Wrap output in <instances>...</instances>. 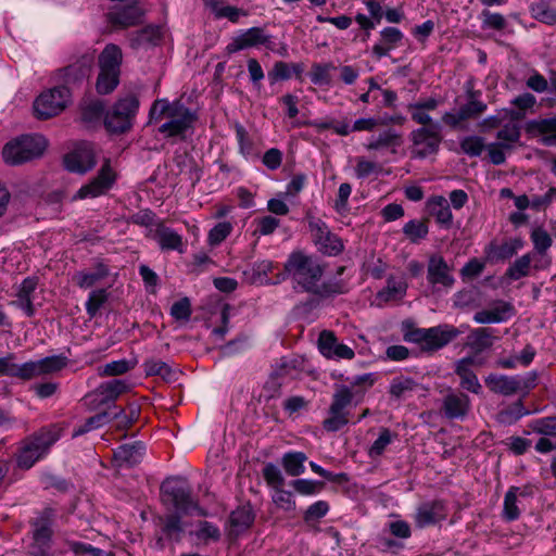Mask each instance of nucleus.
<instances>
[{"mask_svg": "<svg viewBox=\"0 0 556 556\" xmlns=\"http://www.w3.org/2000/svg\"><path fill=\"white\" fill-rule=\"evenodd\" d=\"M201 541H217L220 536L219 529L208 521H200L198 528L192 532Z\"/></svg>", "mask_w": 556, "mask_h": 556, "instance_id": "obj_64", "label": "nucleus"}, {"mask_svg": "<svg viewBox=\"0 0 556 556\" xmlns=\"http://www.w3.org/2000/svg\"><path fill=\"white\" fill-rule=\"evenodd\" d=\"M471 345L478 350L489 349L493 344V330L489 328H477L469 336Z\"/></svg>", "mask_w": 556, "mask_h": 556, "instance_id": "obj_57", "label": "nucleus"}, {"mask_svg": "<svg viewBox=\"0 0 556 556\" xmlns=\"http://www.w3.org/2000/svg\"><path fill=\"white\" fill-rule=\"evenodd\" d=\"M311 237L318 251L327 255H337L343 250L341 240L330 231L327 224L319 218H309Z\"/></svg>", "mask_w": 556, "mask_h": 556, "instance_id": "obj_13", "label": "nucleus"}, {"mask_svg": "<svg viewBox=\"0 0 556 556\" xmlns=\"http://www.w3.org/2000/svg\"><path fill=\"white\" fill-rule=\"evenodd\" d=\"M163 500L185 515L206 516V510L191 496V489L186 480L180 478H170L163 482L162 486Z\"/></svg>", "mask_w": 556, "mask_h": 556, "instance_id": "obj_6", "label": "nucleus"}, {"mask_svg": "<svg viewBox=\"0 0 556 556\" xmlns=\"http://www.w3.org/2000/svg\"><path fill=\"white\" fill-rule=\"evenodd\" d=\"M530 240L533 245V255H538L533 267L538 270L547 269L552 264V258L547 253L553 245L552 236L542 226H535L530 232Z\"/></svg>", "mask_w": 556, "mask_h": 556, "instance_id": "obj_18", "label": "nucleus"}, {"mask_svg": "<svg viewBox=\"0 0 556 556\" xmlns=\"http://www.w3.org/2000/svg\"><path fill=\"white\" fill-rule=\"evenodd\" d=\"M276 267L275 263L270 260H262L255 262L250 270V280L252 283L257 285H270V283H277L285 279V276L282 275L277 280L271 281L268 278V274L274 270Z\"/></svg>", "mask_w": 556, "mask_h": 556, "instance_id": "obj_38", "label": "nucleus"}, {"mask_svg": "<svg viewBox=\"0 0 556 556\" xmlns=\"http://www.w3.org/2000/svg\"><path fill=\"white\" fill-rule=\"evenodd\" d=\"M143 368L147 376H160L167 381L175 378V371L162 359L150 358L143 363Z\"/></svg>", "mask_w": 556, "mask_h": 556, "instance_id": "obj_46", "label": "nucleus"}, {"mask_svg": "<svg viewBox=\"0 0 556 556\" xmlns=\"http://www.w3.org/2000/svg\"><path fill=\"white\" fill-rule=\"evenodd\" d=\"M61 434L62 429L56 425H51L25 440L17 455L18 467L24 469L33 467L49 452V448L61 438Z\"/></svg>", "mask_w": 556, "mask_h": 556, "instance_id": "obj_4", "label": "nucleus"}, {"mask_svg": "<svg viewBox=\"0 0 556 556\" xmlns=\"http://www.w3.org/2000/svg\"><path fill=\"white\" fill-rule=\"evenodd\" d=\"M417 387L415 380L409 377L399 376L392 379L390 383V394L395 397H403L413 392Z\"/></svg>", "mask_w": 556, "mask_h": 556, "instance_id": "obj_50", "label": "nucleus"}, {"mask_svg": "<svg viewBox=\"0 0 556 556\" xmlns=\"http://www.w3.org/2000/svg\"><path fill=\"white\" fill-rule=\"evenodd\" d=\"M447 509L442 501H430L418 505L414 514L416 527L426 528L444 520Z\"/></svg>", "mask_w": 556, "mask_h": 556, "instance_id": "obj_21", "label": "nucleus"}, {"mask_svg": "<svg viewBox=\"0 0 556 556\" xmlns=\"http://www.w3.org/2000/svg\"><path fill=\"white\" fill-rule=\"evenodd\" d=\"M530 431H525V434L534 432L544 437H556V417L548 416L531 420L528 424Z\"/></svg>", "mask_w": 556, "mask_h": 556, "instance_id": "obj_45", "label": "nucleus"}, {"mask_svg": "<svg viewBox=\"0 0 556 556\" xmlns=\"http://www.w3.org/2000/svg\"><path fill=\"white\" fill-rule=\"evenodd\" d=\"M520 119L521 118H509L505 124H503V127L496 134V142H501L503 147L513 149L520 139Z\"/></svg>", "mask_w": 556, "mask_h": 556, "instance_id": "obj_39", "label": "nucleus"}, {"mask_svg": "<svg viewBox=\"0 0 556 556\" xmlns=\"http://www.w3.org/2000/svg\"><path fill=\"white\" fill-rule=\"evenodd\" d=\"M139 109V100L134 94L121 98L106 113L104 124L112 132H125L131 127L132 118Z\"/></svg>", "mask_w": 556, "mask_h": 556, "instance_id": "obj_8", "label": "nucleus"}, {"mask_svg": "<svg viewBox=\"0 0 556 556\" xmlns=\"http://www.w3.org/2000/svg\"><path fill=\"white\" fill-rule=\"evenodd\" d=\"M265 46L271 48V36L268 35L262 27H251L241 30L227 46L229 53H235L244 49Z\"/></svg>", "mask_w": 556, "mask_h": 556, "instance_id": "obj_17", "label": "nucleus"}, {"mask_svg": "<svg viewBox=\"0 0 556 556\" xmlns=\"http://www.w3.org/2000/svg\"><path fill=\"white\" fill-rule=\"evenodd\" d=\"M528 414L529 412L523 407L521 402H517L513 406L501 410L497 415V419L502 424L511 425Z\"/></svg>", "mask_w": 556, "mask_h": 556, "instance_id": "obj_56", "label": "nucleus"}, {"mask_svg": "<svg viewBox=\"0 0 556 556\" xmlns=\"http://www.w3.org/2000/svg\"><path fill=\"white\" fill-rule=\"evenodd\" d=\"M144 11L138 1L129 0L115 4L109 12V20L114 26L127 28L143 21Z\"/></svg>", "mask_w": 556, "mask_h": 556, "instance_id": "obj_16", "label": "nucleus"}, {"mask_svg": "<svg viewBox=\"0 0 556 556\" xmlns=\"http://www.w3.org/2000/svg\"><path fill=\"white\" fill-rule=\"evenodd\" d=\"M154 238L162 250H175L180 253L185 250L182 237L169 227L159 226L155 229Z\"/></svg>", "mask_w": 556, "mask_h": 556, "instance_id": "obj_33", "label": "nucleus"}, {"mask_svg": "<svg viewBox=\"0 0 556 556\" xmlns=\"http://www.w3.org/2000/svg\"><path fill=\"white\" fill-rule=\"evenodd\" d=\"M292 488L294 491L301 495H314L319 493L323 488L324 483L316 480H309V479H296L291 482Z\"/></svg>", "mask_w": 556, "mask_h": 556, "instance_id": "obj_58", "label": "nucleus"}, {"mask_svg": "<svg viewBox=\"0 0 556 556\" xmlns=\"http://www.w3.org/2000/svg\"><path fill=\"white\" fill-rule=\"evenodd\" d=\"M443 408L447 418L460 419L466 416L470 408L469 397L463 393H450L444 397Z\"/></svg>", "mask_w": 556, "mask_h": 556, "instance_id": "obj_30", "label": "nucleus"}, {"mask_svg": "<svg viewBox=\"0 0 556 556\" xmlns=\"http://www.w3.org/2000/svg\"><path fill=\"white\" fill-rule=\"evenodd\" d=\"M151 119L160 121L167 118L159 131L167 137L181 136L195 121V115L190 109L180 102H168L166 99L156 100L150 110Z\"/></svg>", "mask_w": 556, "mask_h": 556, "instance_id": "obj_3", "label": "nucleus"}, {"mask_svg": "<svg viewBox=\"0 0 556 556\" xmlns=\"http://www.w3.org/2000/svg\"><path fill=\"white\" fill-rule=\"evenodd\" d=\"M428 210L435 220L448 227L452 224L453 215L447 200L443 195H435L428 202Z\"/></svg>", "mask_w": 556, "mask_h": 556, "instance_id": "obj_37", "label": "nucleus"}, {"mask_svg": "<svg viewBox=\"0 0 556 556\" xmlns=\"http://www.w3.org/2000/svg\"><path fill=\"white\" fill-rule=\"evenodd\" d=\"M104 112V104L100 100H91L84 104L81 117L87 123L99 121Z\"/></svg>", "mask_w": 556, "mask_h": 556, "instance_id": "obj_61", "label": "nucleus"}, {"mask_svg": "<svg viewBox=\"0 0 556 556\" xmlns=\"http://www.w3.org/2000/svg\"><path fill=\"white\" fill-rule=\"evenodd\" d=\"M146 446L141 442L124 444L114 452L118 466H134L139 464L144 455Z\"/></svg>", "mask_w": 556, "mask_h": 556, "instance_id": "obj_31", "label": "nucleus"}, {"mask_svg": "<svg viewBox=\"0 0 556 556\" xmlns=\"http://www.w3.org/2000/svg\"><path fill=\"white\" fill-rule=\"evenodd\" d=\"M136 363L128 359H118L110 362L98 368V374L101 377H111L124 375L134 369Z\"/></svg>", "mask_w": 556, "mask_h": 556, "instance_id": "obj_47", "label": "nucleus"}, {"mask_svg": "<svg viewBox=\"0 0 556 556\" xmlns=\"http://www.w3.org/2000/svg\"><path fill=\"white\" fill-rule=\"evenodd\" d=\"M407 291V283L404 279L389 277L387 285L376 295V302L378 305H383L389 302H395L402 300Z\"/></svg>", "mask_w": 556, "mask_h": 556, "instance_id": "obj_29", "label": "nucleus"}, {"mask_svg": "<svg viewBox=\"0 0 556 556\" xmlns=\"http://www.w3.org/2000/svg\"><path fill=\"white\" fill-rule=\"evenodd\" d=\"M161 38V28L157 26H147L129 35V43L132 49L148 48L159 42Z\"/></svg>", "mask_w": 556, "mask_h": 556, "instance_id": "obj_35", "label": "nucleus"}, {"mask_svg": "<svg viewBox=\"0 0 556 556\" xmlns=\"http://www.w3.org/2000/svg\"><path fill=\"white\" fill-rule=\"evenodd\" d=\"M131 383L126 379H113L102 382L93 392L100 404L114 402L119 395L130 391Z\"/></svg>", "mask_w": 556, "mask_h": 556, "instance_id": "obj_27", "label": "nucleus"}, {"mask_svg": "<svg viewBox=\"0 0 556 556\" xmlns=\"http://www.w3.org/2000/svg\"><path fill=\"white\" fill-rule=\"evenodd\" d=\"M71 92L60 86L42 91L34 101V112L38 118L47 119L60 114L68 104Z\"/></svg>", "mask_w": 556, "mask_h": 556, "instance_id": "obj_9", "label": "nucleus"}, {"mask_svg": "<svg viewBox=\"0 0 556 556\" xmlns=\"http://www.w3.org/2000/svg\"><path fill=\"white\" fill-rule=\"evenodd\" d=\"M233 230V224L225 220L216 224L208 232L207 242L212 247L219 245Z\"/></svg>", "mask_w": 556, "mask_h": 556, "instance_id": "obj_51", "label": "nucleus"}, {"mask_svg": "<svg viewBox=\"0 0 556 556\" xmlns=\"http://www.w3.org/2000/svg\"><path fill=\"white\" fill-rule=\"evenodd\" d=\"M253 514L250 507H239L230 515V523L237 532L249 528L253 522Z\"/></svg>", "mask_w": 556, "mask_h": 556, "instance_id": "obj_49", "label": "nucleus"}, {"mask_svg": "<svg viewBox=\"0 0 556 556\" xmlns=\"http://www.w3.org/2000/svg\"><path fill=\"white\" fill-rule=\"evenodd\" d=\"M401 144V135L393 128H387L378 135L370 136L364 147L368 151L378 152L390 149L392 152H395Z\"/></svg>", "mask_w": 556, "mask_h": 556, "instance_id": "obj_24", "label": "nucleus"}, {"mask_svg": "<svg viewBox=\"0 0 556 556\" xmlns=\"http://www.w3.org/2000/svg\"><path fill=\"white\" fill-rule=\"evenodd\" d=\"M47 148L40 135H25L9 141L2 150L3 160L11 165L22 164L39 157Z\"/></svg>", "mask_w": 556, "mask_h": 556, "instance_id": "obj_7", "label": "nucleus"}, {"mask_svg": "<svg viewBox=\"0 0 556 556\" xmlns=\"http://www.w3.org/2000/svg\"><path fill=\"white\" fill-rule=\"evenodd\" d=\"M332 64H314L309 72V79L314 85L323 86L330 84V70Z\"/></svg>", "mask_w": 556, "mask_h": 556, "instance_id": "obj_62", "label": "nucleus"}, {"mask_svg": "<svg viewBox=\"0 0 556 556\" xmlns=\"http://www.w3.org/2000/svg\"><path fill=\"white\" fill-rule=\"evenodd\" d=\"M370 375L348 378L344 383L334 384L328 417L323 426L327 431L336 432L349 424L350 408L361 404L372 386Z\"/></svg>", "mask_w": 556, "mask_h": 556, "instance_id": "obj_1", "label": "nucleus"}, {"mask_svg": "<svg viewBox=\"0 0 556 556\" xmlns=\"http://www.w3.org/2000/svg\"><path fill=\"white\" fill-rule=\"evenodd\" d=\"M523 248V241L519 238L509 239L502 244L491 243L485 253L492 261H504L514 256Z\"/></svg>", "mask_w": 556, "mask_h": 556, "instance_id": "obj_32", "label": "nucleus"}, {"mask_svg": "<svg viewBox=\"0 0 556 556\" xmlns=\"http://www.w3.org/2000/svg\"><path fill=\"white\" fill-rule=\"evenodd\" d=\"M97 164L96 151L91 143L81 142L64 156V166L71 173L84 175Z\"/></svg>", "mask_w": 556, "mask_h": 556, "instance_id": "obj_14", "label": "nucleus"}, {"mask_svg": "<svg viewBox=\"0 0 556 556\" xmlns=\"http://www.w3.org/2000/svg\"><path fill=\"white\" fill-rule=\"evenodd\" d=\"M324 268L315 257L302 251H294L285 264L283 276L291 278L296 290L319 293Z\"/></svg>", "mask_w": 556, "mask_h": 556, "instance_id": "obj_2", "label": "nucleus"}, {"mask_svg": "<svg viewBox=\"0 0 556 556\" xmlns=\"http://www.w3.org/2000/svg\"><path fill=\"white\" fill-rule=\"evenodd\" d=\"M109 275L106 266L99 263L93 270L79 271L74 275L73 280L81 289H89L94 286L98 281L102 280Z\"/></svg>", "mask_w": 556, "mask_h": 556, "instance_id": "obj_43", "label": "nucleus"}, {"mask_svg": "<svg viewBox=\"0 0 556 556\" xmlns=\"http://www.w3.org/2000/svg\"><path fill=\"white\" fill-rule=\"evenodd\" d=\"M509 118H522V114L513 109H501L496 111L494 115H490L482 119L480 127L483 130L493 129L505 124Z\"/></svg>", "mask_w": 556, "mask_h": 556, "instance_id": "obj_44", "label": "nucleus"}, {"mask_svg": "<svg viewBox=\"0 0 556 556\" xmlns=\"http://www.w3.org/2000/svg\"><path fill=\"white\" fill-rule=\"evenodd\" d=\"M93 58L91 55H83L75 63L70 64L65 68L60 71L62 80L65 84H77L89 77Z\"/></svg>", "mask_w": 556, "mask_h": 556, "instance_id": "obj_25", "label": "nucleus"}, {"mask_svg": "<svg viewBox=\"0 0 556 556\" xmlns=\"http://www.w3.org/2000/svg\"><path fill=\"white\" fill-rule=\"evenodd\" d=\"M253 224L255 225L254 235L269 236L280 226V220L275 216L265 215L255 218Z\"/></svg>", "mask_w": 556, "mask_h": 556, "instance_id": "obj_54", "label": "nucleus"}, {"mask_svg": "<svg viewBox=\"0 0 556 556\" xmlns=\"http://www.w3.org/2000/svg\"><path fill=\"white\" fill-rule=\"evenodd\" d=\"M393 434L389 429H382L379 437L371 444L368 455L370 458H377L383 454L387 446L393 441Z\"/></svg>", "mask_w": 556, "mask_h": 556, "instance_id": "obj_60", "label": "nucleus"}, {"mask_svg": "<svg viewBox=\"0 0 556 556\" xmlns=\"http://www.w3.org/2000/svg\"><path fill=\"white\" fill-rule=\"evenodd\" d=\"M404 235L414 243L424 239L428 235V226L419 219H412L403 227Z\"/></svg>", "mask_w": 556, "mask_h": 556, "instance_id": "obj_53", "label": "nucleus"}, {"mask_svg": "<svg viewBox=\"0 0 556 556\" xmlns=\"http://www.w3.org/2000/svg\"><path fill=\"white\" fill-rule=\"evenodd\" d=\"M459 331L448 325L422 329L415 332V341L419 342L425 350L435 351L454 340Z\"/></svg>", "mask_w": 556, "mask_h": 556, "instance_id": "obj_15", "label": "nucleus"}, {"mask_svg": "<svg viewBox=\"0 0 556 556\" xmlns=\"http://www.w3.org/2000/svg\"><path fill=\"white\" fill-rule=\"evenodd\" d=\"M108 300V292L104 289H98L90 292L86 302V311L90 318L94 317L101 306Z\"/></svg>", "mask_w": 556, "mask_h": 556, "instance_id": "obj_59", "label": "nucleus"}, {"mask_svg": "<svg viewBox=\"0 0 556 556\" xmlns=\"http://www.w3.org/2000/svg\"><path fill=\"white\" fill-rule=\"evenodd\" d=\"M123 53L118 46L108 45L99 55L100 73L96 88L101 94L111 93L119 83Z\"/></svg>", "mask_w": 556, "mask_h": 556, "instance_id": "obj_5", "label": "nucleus"}, {"mask_svg": "<svg viewBox=\"0 0 556 556\" xmlns=\"http://www.w3.org/2000/svg\"><path fill=\"white\" fill-rule=\"evenodd\" d=\"M263 477L267 484L274 490L285 485V478L281 470L275 464H267L263 468Z\"/></svg>", "mask_w": 556, "mask_h": 556, "instance_id": "obj_63", "label": "nucleus"}, {"mask_svg": "<svg viewBox=\"0 0 556 556\" xmlns=\"http://www.w3.org/2000/svg\"><path fill=\"white\" fill-rule=\"evenodd\" d=\"M513 306L504 301L495 302L490 308L477 312L473 320L477 324H497L506 321L513 315Z\"/></svg>", "mask_w": 556, "mask_h": 556, "instance_id": "obj_26", "label": "nucleus"}, {"mask_svg": "<svg viewBox=\"0 0 556 556\" xmlns=\"http://www.w3.org/2000/svg\"><path fill=\"white\" fill-rule=\"evenodd\" d=\"M452 269L440 255H432L428 262L427 279L434 290L451 289L455 282Z\"/></svg>", "mask_w": 556, "mask_h": 556, "instance_id": "obj_19", "label": "nucleus"}, {"mask_svg": "<svg viewBox=\"0 0 556 556\" xmlns=\"http://www.w3.org/2000/svg\"><path fill=\"white\" fill-rule=\"evenodd\" d=\"M520 496H523V493L517 486H511L506 492L503 503V517L507 521H513L519 518L521 511L519 507Z\"/></svg>", "mask_w": 556, "mask_h": 556, "instance_id": "obj_42", "label": "nucleus"}, {"mask_svg": "<svg viewBox=\"0 0 556 556\" xmlns=\"http://www.w3.org/2000/svg\"><path fill=\"white\" fill-rule=\"evenodd\" d=\"M52 530L50 523L40 519L34 523L33 539L34 543L30 546V554L33 556H47L50 549Z\"/></svg>", "mask_w": 556, "mask_h": 556, "instance_id": "obj_23", "label": "nucleus"}, {"mask_svg": "<svg viewBox=\"0 0 556 556\" xmlns=\"http://www.w3.org/2000/svg\"><path fill=\"white\" fill-rule=\"evenodd\" d=\"M485 382L491 391L509 396L519 392L527 393L535 386V375L529 374L527 377L490 375Z\"/></svg>", "mask_w": 556, "mask_h": 556, "instance_id": "obj_11", "label": "nucleus"}, {"mask_svg": "<svg viewBox=\"0 0 556 556\" xmlns=\"http://www.w3.org/2000/svg\"><path fill=\"white\" fill-rule=\"evenodd\" d=\"M117 179L110 160H105L96 177L83 185L72 197L73 201L94 199L108 193Z\"/></svg>", "mask_w": 556, "mask_h": 556, "instance_id": "obj_10", "label": "nucleus"}, {"mask_svg": "<svg viewBox=\"0 0 556 556\" xmlns=\"http://www.w3.org/2000/svg\"><path fill=\"white\" fill-rule=\"evenodd\" d=\"M320 353L330 359H352L355 353L352 348L338 341L332 331L324 330L318 337Z\"/></svg>", "mask_w": 556, "mask_h": 556, "instance_id": "obj_20", "label": "nucleus"}, {"mask_svg": "<svg viewBox=\"0 0 556 556\" xmlns=\"http://www.w3.org/2000/svg\"><path fill=\"white\" fill-rule=\"evenodd\" d=\"M476 359L473 357H464L456 363V374L460 378V386L463 389L478 394L482 387L472 371V367L476 365Z\"/></svg>", "mask_w": 556, "mask_h": 556, "instance_id": "obj_28", "label": "nucleus"}, {"mask_svg": "<svg viewBox=\"0 0 556 556\" xmlns=\"http://www.w3.org/2000/svg\"><path fill=\"white\" fill-rule=\"evenodd\" d=\"M307 456L303 452H288L281 457V466L287 475L298 477L305 472Z\"/></svg>", "mask_w": 556, "mask_h": 556, "instance_id": "obj_41", "label": "nucleus"}, {"mask_svg": "<svg viewBox=\"0 0 556 556\" xmlns=\"http://www.w3.org/2000/svg\"><path fill=\"white\" fill-rule=\"evenodd\" d=\"M462 151L468 156H480L485 149L484 139L479 136H466L459 142Z\"/></svg>", "mask_w": 556, "mask_h": 556, "instance_id": "obj_52", "label": "nucleus"}, {"mask_svg": "<svg viewBox=\"0 0 556 556\" xmlns=\"http://www.w3.org/2000/svg\"><path fill=\"white\" fill-rule=\"evenodd\" d=\"M442 137L440 125L434 124L428 127H421L412 132V150L414 157L425 159L435 154L439 150Z\"/></svg>", "mask_w": 556, "mask_h": 556, "instance_id": "obj_12", "label": "nucleus"}, {"mask_svg": "<svg viewBox=\"0 0 556 556\" xmlns=\"http://www.w3.org/2000/svg\"><path fill=\"white\" fill-rule=\"evenodd\" d=\"M532 260V253L523 254L508 267L506 275L513 280H518L522 277L528 276Z\"/></svg>", "mask_w": 556, "mask_h": 556, "instance_id": "obj_48", "label": "nucleus"}, {"mask_svg": "<svg viewBox=\"0 0 556 556\" xmlns=\"http://www.w3.org/2000/svg\"><path fill=\"white\" fill-rule=\"evenodd\" d=\"M380 172L381 167L378 163L366 160L363 156L356 157L354 173L358 179H366L371 175L379 174Z\"/></svg>", "mask_w": 556, "mask_h": 556, "instance_id": "obj_55", "label": "nucleus"}, {"mask_svg": "<svg viewBox=\"0 0 556 556\" xmlns=\"http://www.w3.org/2000/svg\"><path fill=\"white\" fill-rule=\"evenodd\" d=\"M67 364L68 358L63 354L47 356L38 361H30L28 362L29 380L39 376L58 372L65 368Z\"/></svg>", "mask_w": 556, "mask_h": 556, "instance_id": "obj_22", "label": "nucleus"}, {"mask_svg": "<svg viewBox=\"0 0 556 556\" xmlns=\"http://www.w3.org/2000/svg\"><path fill=\"white\" fill-rule=\"evenodd\" d=\"M37 282L35 279L26 278L21 283L17 291V299L13 302L18 308H21L27 316H33L35 308L33 305V293L35 292Z\"/></svg>", "mask_w": 556, "mask_h": 556, "instance_id": "obj_34", "label": "nucleus"}, {"mask_svg": "<svg viewBox=\"0 0 556 556\" xmlns=\"http://www.w3.org/2000/svg\"><path fill=\"white\" fill-rule=\"evenodd\" d=\"M15 358L16 357L13 353H9L5 356L0 357V377L8 376L22 380H29L28 362L17 364Z\"/></svg>", "mask_w": 556, "mask_h": 556, "instance_id": "obj_36", "label": "nucleus"}, {"mask_svg": "<svg viewBox=\"0 0 556 556\" xmlns=\"http://www.w3.org/2000/svg\"><path fill=\"white\" fill-rule=\"evenodd\" d=\"M535 353L536 352L533 346L526 345L519 354H515L508 357H501L497 361V366L505 369H514L518 366L527 367L532 363Z\"/></svg>", "mask_w": 556, "mask_h": 556, "instance_id": "obj_40", "label": "nucleus"}]
</instances>
